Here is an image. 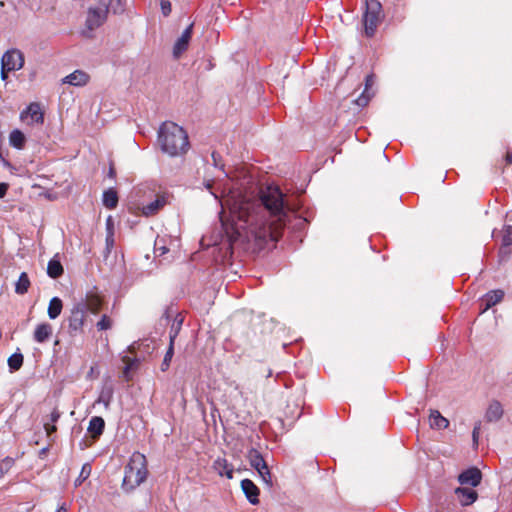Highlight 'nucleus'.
<instances>
[{
  "mask_svg": "<svg viewBox=\"0 0 512 512\" xmlns=\"http://www.w3.org/2000/svg\"><path fill=\"white\" fill-rule=\"evenodd\" d=\"M12 72V70H4L3 66L1 65V78L2 80H6L8 78V73Z\"/></svg>",
  "mask_w": 512,
  "mask_h": 512,
  "instance_id": "obj_46",
  "label": "nucleus"
},
{
  "mask_svg": "<svg viewBox=\"0 0 512 512\" xmlns=\"http://www.w3.org/2000/svg\"><path fill=\"white\" fill-rule=\"evenodd\" d=\"M503 297L504 291L500 289L492 290L486 293L481 300V306H483V311H486L491 307L495 306L496 304H498L499 302H501Z\"/></svg>",
  "mask_w": 512,
  "mask_h": 512,
  "instance_id": "obj_15",
  "label": "nucleus"
},
{
  "mask_svg": "<svg viewBox=\"0 0 512 512\" xmlns=\"http://www.w3.org/2000/svg\"><path fill=\"white\" fill-rule=\"evenodd\" d=\"M89 79L90 77L86 72L82 70H75L63 79V83L80 87L86 85L89 82Z\"/></svg>",
  "mask_w": 512,
  "mask_h": 512,
  "instance_id": "obj_16",
  "label": "nucleus"
},
{
  "mask_svg": "<svg viewBox=\"0 0 512 512\" xmlns=\"http://www.w3.org/2000/svg\"><path fill=\"white\" fill-rule=\"evenodd\" d=\"M96 326L98 330H108L112 327V320L107 315H103Z\"/></svg>",
  "mask_w": 512,
  "mask_h": 512,
  "instance_id": "obj_34",
  "label": "nucleus"
},
{
  "mask_svg": "<svg viewBox=\"0 0 512 512\" xmlns=\"http://www.w3.org/2000/svg\"><path fill=\"white\" fill-rule=\"evenodd\" d=\"M14 464V460L10 457H6L1 464V469L8 470L10 469Z\"/></svg>",
  "mask_w": 512,
  "mask_h": 512,
  "instance_id": "obj_41",
  "label": "nucleus"
},
{
  "mask_svg": "<svg viewBox=\"0 0 512 512\" xmlns=\"http://www.w3.org/2000/svg\"><path fill=\"white\" fill-rule=\"evenodd\" d=\"M217 156H218V155H217V153H216V152H213V153H212V158H213V161H214L215 166H217Z\"/></svg>",
  "mask_w": 512,
  "mask_h": 512,
  "instance_id": "obj_49",
  "label": "nucleus"
},
{
  "mask_svg": "<svg viewBox=\"0 0 512 512\" xmlns=\"http://www.w3.org/2000/svg\"><path fill=\"white\" fill-rule=\"evenodd\" d=\"M382 5L378 0H365V13L363 15L364 33L373 37L382 20Z\"/></svg>",
  "mask_w": 512,
  "mask_h": 512,
  "instance_id": "obj_4",
  "label": "nucleus"
},
{
  "mask_svg": "<svg viewBox=\"0 0 512 512\" xmlns=\"http://www.w3.org/2000/svg\"><path fill=\"white\" fill-rule=\"evenodd\" d=\"M1 64L4 70H20L24 66V54L19 49H9L3 54Z\"/></svg>",
  "mask_w": 512,
  "mask_h": 512,
  "instance_id": "obj_7",
  "label": "nucleus"
},
{
  "mask_svg": "<svg viewBox=\"0 0 512 512\" xmlns=\"http://www.w3.org/2000/svg\"><path fill=\"white\" fill-rule=\"evenodd\" d=\"M105 428V421L102 417L94 416L90 419L88 431L92 434L94 438L102 435Z\"/></svg>",
  "mask_w": 512,
  "mask_h": 512,
  "instance_id": "obj_22",
  "label": "nucleus"
},
{
  "mask_svg": "<svg viewBox=\"0 0 512 512\" xmlns=\"http://www.w3.org/2000/svg\"><path fill=\"white\" fill-rule=\"evenodd\" d=\"M44 428H45V431L48 436L52 435L57 430V427L55 426V424H52V423H45Z\"/></svg>",
  "mask_w": 512,
  "mask_h": 512,
  "instance_id": "obj_42",
  "label": "nucleus"
},
{
  "mask_svg": "<svg viewBox=\"0 0 512 512\" xmlns=\"http://www.w3.org/2000/svg\"><path fill=\"white\" fill-rule=\"evenodd\" d=\"M166 204L165 197L158 196L154 201L142 207V214L146 217L155 215Z\"/></svg>",
  "mask_w": 512,
  "mask_h": 512,
  "instance_id": "obj_21",
  "label": "nucleus"
},
{
  "mask_svg": "<svg viewBox=\"0 0 512 512\" xmlns=\"http://www.w3.org/2000/svg\"><path fill=\"white\" fill-rule=\"evenodd\" d=\"M194 24L191 23L177 39L173 47V55L175 58H179L183 52L188 48L189 42L192 37Z\"/></svg>",
  "mask_w": 512,
  "mask_h": 512,
  "instance_id": "obj_9",
  "label": "nucleus"
},
{
  "mask_svg": "<svg viewBox=\"0 0 512 512\" xmlns=\"http://www.w3.org/2000/svg\"><path fill=\"white\" fill-rule=\"evenodd\" d=\"M86 312L82 304L76 303L68 317V329L71 335H76L83 330Z\"/></svg>",
  "mask_w": 512,
  "mask_h": 512,
  "instance_id": "obj_6",
  "label": "nucleus"
},
{
  "mask_svg": "<svg viewBox=\"0 0 512 512\" xmlns=\"http://www.w3.org/2000/svg\"><path fill=\"white\" fill-rule=\"evenodd\" d=\"M23 355L21 353H14L8 358V366L10 371H18L23 365Z\"/></svg>",
  "mask_w": 512,
  "mask_h": 512,
  "instance_id": "obj_31",
  "label": "nucleus"
},
{
  "mask_svg": "<svg viewBox=\"0 0 512 512\" xmlns=\"http://www.w3.org/2000/svg\"><path fill=\"white\" fill-rule=\"evenodd\" d=\"M258 473H259L260 477L262 478L263 482L267 486L271 487L272 486V475H271V472H270L268 466Z\"/></svg>",
  "mask_w": 512,
  "mask_h": 512,
  "instance_id": "obj_35",
  "label": "nucleus"
},
{
  "mask_svg": "<svg viewBox=\"0 0 512 512\" xmlns=\"http://www.w3.org/2000/svg\"><path fill=\"white\" fill-rule=\"evenodd\" d=\"M506 160H507L510 164H512V151H511V152H509V153H507Z\"/></svg>",
  "mask_w": 512,
  "mask_h": 512,
  "instance_id": "obj_48",
  "label": "nucleus"
},
{
  "mask_svg": "<svg viewBox=\"0 0 512 512\" xmlns=\"http://www.w3.org/2000/svg\"><path fill=\"white\" fill-rule=\"evenodd\" d=\"M102 299L99 295L95 293H87L86 297L78 302V304H82L84 306V311L91 312L93 314H97L102 307Z\"/></svg>",
  "mask_w": 512,
  "mask_h": 512,
  "instance_id": "obj_11",
  "label": "nucleus"
},
{
  "mask_svg": "<svg viewBox=\"0 0 512 512\" xmlns=\"http://www.w3.org/2000/svg\"><path fill=\"white\" fill-rule=\"evenodd\" d=\"M22 120H28V124H42L44 122V113L39 103H31L22 113Z\"/></svg>",
  "mask_w": 512,
  "mask_h": 512,
  "instance_id": "obj_8",
  "label": "nucleus"
},
{
  "mask_svg": "<svg viewBox=\"0 0 512 512\" xmlns=\"http://www.w3.org/2000/svg\"><path fill=\"white\" fill-rule=\"evenodd\" d=\"M62 308H63L62 300L59 297H53L49 302L48 311H47L49 318L54 320L57 317H59V315L62 312Z\"/></svg>",
  "mask_w": 512,
  "mask_h": 512,
  "instance_id": "obj_26",
  "label": "nucleus"
},
{
  "mask_svg": "<svg viewBox=\"0 0 512 512\" xmlns=\"http://www.w3.org/2000/svg\"><path fill=\"white\" fill-rule=\"evenodd\" d=\"M107 6L108 12L112 11L113 14H122L126 9V0H109Z\"/></svg>",
  "mask_w": 512,
  "mask_h": 512,
  "instance_id": "obj_33",
  "label": "nucleus"
},
{
  "mask_svg": "<svg viewBox=\"0 0 512 512\" xmlns=\"http://www.w3.org/2000/svg\"><path fill=\"white\" fill-rule=\"evenodd\" d=\"M158 142L163 152L180 156L190 147L187 132L174 122H164L158 132Z\"/></svg>",
  "mask_w": 512,
  "mask_h": 512,
  "instance_id": "obj_2",
  "label": "nucleus"
},
{
  "mask_svg": "<svg viewBox=\"0 0 512 512\" xmlns=\"http://www.w3.org/2000/svg\"><path fill=\"white\" fill-rule=\"evenodd\" d=\"M206 188L221 204L220 220L227 233L232 232L247 240L254 238L265 241L272 235L270 217L276 218L279 225H285L287 221L290 208L277 186L261 190L259 198L250 197L239 189H231L220 197L211 190L212 184L209 182Z\"/></svg>",
  "mask_w": 512,
  "mask_h": 512,
  "instance_id": "obj_1",
  "label": "nucleus"
},
{
  "mask_svg": "<svg viewBox=\"0 0 512 512\" xmlns=\"http://www.w3.org/2000/svg\"><path fill=\"white\" fill-rule=\"evenodd\" d=\"M53 333V327L47 322L40 323L36 326L33 334V339L37 343L47 342Z\"/></svg>",
  "mask_w": 512,
  "mask_h": 512,
  "instance_id": "obj_13",
  "label": "nucleus"
},
{
  "mask_svg": "<svg viewBox=\"0 0 512 512\" xmlns=\"http://www.w3.org/2000/svg\"><path fill=\"white\" fill-rule=\"evenodd\" d=\"M122 360H123V362L126 364L123 372H124V374H125V375H127V374H128V372H129L131 369H133V368H134V366L137 364V360H136V359L132 360V359H130L128 356H124V357L122 358Z\"/></svg>",
  "mask_w": 512,
  "mask_h": 512,
  "instance_id": "obj_36",
  "label": "nucleus"
},
{
  "mask_svg": "<svg viewBox=\"0 0 512 512\" xmlns=\"http://www.w3.org/2000/svg\"><path fill=\"white\" fill-rule=\"evenodd\" d=\"M102 202H103V205L108 209L116 208V206L118 204L117 192L112 188L104 191Z\"/></svg>",
  "mask_w": 512,
  "mask_h": 512,
  "instance_id": "obj_27",
  "label": "nucleus"
},
{
  "mask_svg": "<svg viewBox=\"0 0 512 512\" xmlns=\"http://www.w3.org/2000/svg\"><path fill=\"white\" fill-rule=\"evenodd\" d=\"M480 429H481V422H477L472 431V439H473L474 445H478Z\"/></svg>",
  "mask_w": 512,
  "mask_h": 512,
  "instance_id": "obj_39",
  "label": "nucleus"
},
{
  "mask_svg": "<svg viewBox=\"0 0 512 512\" xmlns=\"http://www.w3.org/2000/svg\"><path fill=\"white\" fill-rule=\"evenodd\" d=\"M114 243L113 234H110L106 237V246L107 250L110 251Z\"/></svg>",
  "mask_w": 512,
  "mask_h": 512,
  "instance_id": "obj_44",
  "label": "nucleus"
},
{
  "mask_svg": "<svg viewBox=\"0 0 512 512\" xmlns=\"http://www.w3.org/2000/svg\"><path fill=\"white\" fill-rule=\"evenodd\" d=\"M455 496L462 506L474 503L478 497L477 492L472 487L456 488Z\"/></svg>",
  "mask_w": 512,
  "mask_h": 512,
  "instance_id": "obj_12",
  "label": "nucleus"
},
{
  "mask_svg": "<svg viewBox=\"0 0 512 512\" xmlns=\"http://www.w3.org/2000/svg\"><path fill=\"white\" fill-rule=\"evenodd\" d=\"M176 334H177V331L172 334L170 333V343H169V347L166 351V354L164 356V359L161 363V370L164 372L166 370H168L169 366H170V363H171V360H172V357H173V354H174V340H175V337H176Z\"/></svg>",
  "mask_w": 512,
  "mask_h": 512,
  "instance_id": "obj_28",
  "label": "nucleus"
},
{
  "mask_svg": "<svg viewBox=\"0 0 512 512\" xmlns=\"http://www.w3.org/2000/svg\"><path fill=\"white\" fill-rule=\"evenodd\" d=\"M108 6L105 1L100 2L96 6H90L87 10L85 21L86 28L92 32L102 26L107 20Z\"/></svg>",
  "mask_w": 512,
  "mask_h": 512,
  "instance_id": "obj_5",
  "label": "nucleus"
},
{
  "mask_svg": "<svg viewBox=\"0 0 512 512\" xmlns=\"http://www.w3.org/2000/svg\"><path fill=\"white\" fill-rule=\"evenodd\" d=\"M503 413L504 410L501 403L497 400H493L486 410L485 419L488 422H497L502 418Z\"/></svg>",
  "mask_w": 512,
  "mask_h": 512,
  "instance_id": "obj_19",
  "label": "nucleus"
},
{
  "mask_svg": "<svg viewBox=\"0 0 512 512\" xmlns=\"http://www.w3.org/2000/svg\"><path fill=\"white\" fill-rule=\"evenodd\" d=\"M113 387L111 385H104L101 389L100 395L96 403L104 404L105 408H108L113 398Z\"/></svg>",
  "mask_w": 512,
  "mask_h": 512,
  "instance_id": "obj_29",
  "label": "nucleus"
},
{
  "mask_svg": "<svg viewBox=\"0 0 512 512\" xmlns=\"http://www.w3.org/2000/svg\"><path fill=\"white\" fill-rule=\"evenodd\" d=\"M63 266L61 262L56 258L53 257L49 262L47 266V274L49 277L53 279L59 278L63 274Z\"/></svg>",
  "mask_w": 512,
  "mask_h": 512,
  "instance_id": "obj_24",
  "label": "nucleus"
},
{
  "mask_svg": "<svg viewBox=\"0 0 512 512\" xmlns=\"http://www.w3.org/2000/svg\"><path fill=\"white\" fill-rule=\"evenodd\" d=\"M241 487L250 503H258L259 489L253 481L250 479H244L241 481Z\"/></svg>",
  "mask_w": 512,
  "mask_h": 512,
  "instance_id": "obj_18",
  "label": "nucleus"
},
{
  "mask_svg": "<svg viewBox=\"0 0 512 512\" xmlns=\"http://www.w3.org/2000/svg\"><path fill=\"white\" fill-rule=\"evenodd\" d=\"M159 243L160 241L156 240L154 245V253L156 256H163L169 251V249L164 245H160Z\"/></svg>",
  "mask_w": 512,
  "mask_h": 512,
  "instance_id": "obj_38",
  "label": "nucleus"
},
{
  "mask_svg": "<svg viewBox=\"0 0 512 512\" xmlns=\"http://www.w3.org/2000/svg\"><path fill=\"white\" fill-rule=\"evenodd\" d=\"M213 468L220 476H226L228 479L233 478L234 468L227 459L218 457L213 463Z\"/></svg>",
  "mask_w": 512,
  "mask_h": 512,
  "instance_id": "obj_17",
  "label": "nucleus"
},
{
  "mask_svg": "<svg viewBox=\"0 0 512 512\" xmlns=\"http://www.w3.org/2000/svg\"><path fill=\"white\" fill-rule=\"evenodd\" d=\"M160 7H161L162 14L165 17L170 15V13L172 11V6H171L170 1H168V0H160Z\"/></svg>",
  "mask_w": 512,
  "mask_h": 512,
  "instance_id": "obj_37",
  "label": "nucleus"
},
{
  "mask_svg": "<svg viewBox=\"0 0 512 512\" xmlns=\"http://www.w3.org/2000/svg\"><path fill=\"white\" fill-rule=\"evenodd\" d=\"M26 137L18 129L13 130L9 136L10 145L17 149H22L25 145Z\"/></svg>",
  "mask_w": 512,
  "mask_h": 512,
  "instance_id": "obj_30",
  "label": "nucleus"
},
{
  "mask_svg": "<svg viewBox=\"0 0 512 512\" xmlns=\"http://www.w3.org/2000/svg\"><path fill=\"white\" fill-rule=\"evenodd\" d=\"M248 459L250 462V465L257 470V472H260L261 470L265 469L268 465L266 461L264 460L262 454L252 448L248 451Z\"/></svg>",
  "mask_w": 512,
  "mask_h": 512,
  "instance_id": "obj_20",
  "label": "nucleus"
},
{
  "mask_svg": "<svg viewBox=\"0 0 512 512\" xmlns=\"http://www.w3.org/2000/svg\"><path fill=\"white\" fill-rule=\"evenodd\" d=\"M147 475L148 470L145 456L139 452L134 453L124 468L122 489L126 492L134 490L146 480Z\"/></svg>",
  "mask_w": 512,
  "mask_h": 512,
  "instance_id": "obj_3",
  "label": "nucleus"
},
{
  "mask_svg": "<svg viewBox=\"0 0 512 512\" xmlns=\"http://www.w3.org/2000/svg\"><path fill=\"white\" fill-rule=\"evenodd\" d=\"M8 190V185L6 183H0V198H3Z\"/></svg>",
  "mask_w": 512,
  "mask_h": 512,
  "instance_id": "obj_45",
  "label": "nucleus"
},
{
  "mask_svg": "<svg viewBox=\"0 0 512 512\" xmlns=\"http://www.w3.org/2000/svg\"><path fill=\"white\" fill-rule=\"evenodd\" d=\"M31 285L30 279L26 272H22L15 283V293L18 295H24L28 292Z\"/></svg>",
  "mask_w": 512,
  "mask_h": 512,
  "instance_id": "obj_25",
  "label": "nucleus"
},
{
  "mask_svg": "<svg viewBox=\"0 0 512 512\" xmlns=\"http://www.w3.org/2000/svg\"><path fill=\"white\" fill-rule=\"evenodd\" d=\"M115 175H116L115 169L112 166H110V169H109V172H108V176L110 178H115Z\"/></svg>",
  "mask_w": 512,
  "mask_h": 512,
  "instance_id": "obj_47",
  "label": "nucleus"
},
{
  "mask_svg": "<svg viewBox=\"0 0 512 512\" xmlns=\"http://www.w3.org/2000/svg\"><path fill=\"white\" fill-rule=\"evenodd\" d=\"M60 416H61V414L58 411V409L54 408L53 411L50 414V421H51V423L55 424L59 420Z\"/></svg>",
  "mask_w": 512,
  "mask_h": 512,
  "instance_id": "obj_43",
  "label": "nucleus"
},
{
  "mask_svg": "<svg viewBox=\"0 0 512 512\" xmlns=\"http://www.w3.org/2000/svg\"><path fill=\"white\" fill-rule=\"evenodd\" d=\"M429 422L433 429H446L449 426V421L437 410L431 411Z\"/></svg>",
  "mask_w": 512,
  "mask_h": 512,
  "instance_id": "obj_23",
  "label": "nucleus"
},
{
  "mask_svg": "<svg viewBox=\"0 0 512 512\" xmlns=\"http://www.w3.org/2000/svg\"><path fill=\"white\" fill-rule=\"evenodd\" d=\"M90 473H91V466L86 463V464L83 465L79 477L81 479L85 480L86 478L89 477Z\"/></svg>",
  "mask_w": 512,
  "mask_h": 512,
  "instance_id": "obj_40",
  "label": "nucleus"
},
{
  "mask_svg": "<svg viewBox=\"0 0 512 512\" xmlns=\"http://www.w3.org/2000/svg\"><path fill=\"white\" fill-rule=\"evenodd\" d=\"M374 83H375L374 75L373 74L367 75L366 79H365V89L361 93V95L358 96V98L355 100V103L358 106L365 107L369 103L371 97L373 96V93L370 92V89L374 85Z\"/></svg>",
  "mask_w": 512,
  "mask_h": 512,
  "instance_id": "obj_14",
  "label": "nucleus"
},
{
  "mask_svg": "<svg viewBox=\"0 0 512 512\" xmlns=\"http://www.w3.org/2000/svg\"><path fill=\"white\" fill-rule=\"evenodd\" d=\"M56 512H66V508L64 506H61L60 508L57 509Z\"/></svg>",
  "mask_w": 512,
  "mask_h": 512,
  "instance_id": "obj_50",
  "label": "nucleus"
},
{
  "mask_svg": "<svg viewBox=\"0 0 512 512\" xmlns=\"http://www.w3.org/2000/svg\"><path fill=\"white\" fill-rule=\"evenodd\" d=\"M482 473L476 467H471L458 476V481L461 485H470L472 488L481 483Z\"/></svg>",
  "mask_w": 512,
  "mask_h": 512,
  "instance_id": "obj_10",
  "label": "nucleus"
},
{
  "mask_svg": "<svg viewBox=\"0 0 512 512\" xmlns=\"http://www.w3.org/2000/svg\"><path fill=\"white\" fill-rule=\"evenodd\" d=\"M512 245V226L507 225L503 229L502 247L500 253H507L504 249Z\"/></svg>",
  "mask_w": 512,
  "mask_h": 512,
  "instance_id": "obj_32",
  "label": "nucleus"
}]
</instances>
